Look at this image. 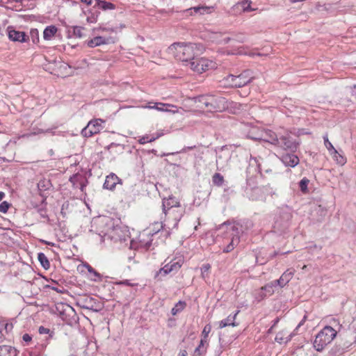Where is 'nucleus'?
I'll return each instance as SVG.
<instances>
[{"label": "nucleus", "mask_w": 356, "mask_h": 356, "mask_svg": "<svg viewBox=\"0 0 356 356\" xmlns=\"http://www.w3.org/2000/svg\"><path fill=\"white\" fill-rule=\"evenodd\" d=\"M204 47L197 43L175 42L168 48V53L177 60L189 63L193 58L202 54Z\"/></svg>", "instance_id": "obj_1"}, {"label": "nucleus", "mask_w": 356, "mask_h": 356, "mask_svg": "<svg viewBox=\"0 0 356 356\" xmlns=\"http://www.w3.org/2000/svg\"><path fill=\"white\" fill-rule=\"evenodd\" d=\"M197 106L209 111L222 112L227 108L228 100L219 94H204L193 97Z\"/></svg>", "instance_id": "obj_2"}, {"label": "nucleus", "mask_w": 356, "mask_h": 356, "mask_svg": "<svg viewBox=\"0 0 356 356\" xmlns=\"http://www.w3.org/2000/svg\"><path fill=\"white\" fill-rule=\"evenodd\" d=\"M273 145L284 151L296 152L300 145L298 138L293 137L289 132H284L279 136L273 135Z\"/></svg>", "instance_id": "obj_3"}, {"label": "nucleus", "mask_w": 356, "mask_h": 356, "mask_svg": "<svg viewBox=\"0 0 356 356\" xmlns=\"http://www.w3.org/2000/svg\"><path fill=\"white\" fill-rule=\"evenodd\" d=\"M220 229H225L229 238H231L230 242L223 249V252L228 253L232 251L240 242V233L241 232V226L238 223H230L226 222L220 225Z\"/></svg>", "instance_id": "obj_4"}, {"label": "nucleus", "mask_w": 356, "mask_h": 356, "mask_svg": "<svg viewBox=\"0 0 356 356\" xmlns=\"http://www.w3.org/2000/svg\"><path fill=\"white\" fill-rule=\"evenodd\" d=\"M94 1L92 7L88 10L87 13L84 12L87 15L86 21L90 24L96 23L98 21L101 14L100 10L108 12L115 10L117 8L115 4L105 0H94Z\"/></svg>", "instance_id": "obj_5"}, {"label": "nucleus", "mask_w": 356, "mask_h": 356, "mask_svg": "<svg viewBox=\"0 0 356 356\" xmlns=\"http://www.w3.org/2000/svg\"><path fill=\"white\" fill-rule=\"evenodd\" d=\"M337 336V331L331 326H325L316 336L314 341V348L318 352L330 343Z\"/></svg>", "instance_id": "obj_6"}, {"label": "nucleus", "mask_w": 356, "mask_h": 356, "mask_svg": "<svg viewBox=\"0 0 356 356\" xmlns=\"http://www.w3.org/2000/svg\"><path fill=\"white\" fill-rule=\"evenodd\" d=\"M250 70H246L238 76L229 74L225 78V81L229 87L241 88L249 83L252 76Z\"/></svg>", "instance_id": "obj_7"}, {"label": "nucleus", "mask_w": 356, "mask_h": 356, "mask_svg": "<svg viewBox=\"0 0 356 356\" xmlns=\"http://www.w3.org/2000/svg\"><path fill=\"white\" fill-rule=\"evenodd\" d=\"M104 122V120L99 118L90 120L88 125L82 129V136L88 138L99 133L104 128L102 126Z\"/></svg>", "instance_id": "obj_8"}, {"label": "nucleus", "mask_w": 356, "mask_h": 356, "mask_svg": "<svg viewBox=\"0 0 356 356\" xmlns=\"http://www.w3.org/2000/svg\"><path fill=\"white\" fill-rule=\"evenodd\" d=\"M185 213L184 208L179 207L175 209H171L166 211V213H163L165 216L167 218L166 220L170 221L172 220L173 222L172 225V228H177L178 222L183 217Z\"/></svg>", "instance_id": "obj_9"}, {"label": "nucleus", "mask_w": 356, "mask_h": 356, "mask_svg": "<svg viewBox=\"0 0 356 356\" xmlns=\"http://www.w3.org/2000/svg\"><path fill=\"white\" fill-rule=\"evenodd\" d=\"M7 32L8 38L13 42H25L29 38L24 32L17 31L13 26H8Z\"/></svg>", "instance_id": "obj_10"}, {"label": "nucleus", "mask_w": 356, "mask_h": 356, "mask_svg": "<svg viewBox=\"0 0 356 356\" xmlns=\"http://www.w3.org/2000/svg\"><path fill=\"white\" fill-rule=\"evenodd\" d=\"M114 42L115 40L111 37L96 36L92 39L88 40L86 44L88 47L93 48L102 44H108Z\"/></svg>", "instance_id": "obj_11"}, {"label": "nucleus", "mask_w": 356, "mask_h": 356, "mask_svg": "<svg viewBox=\"0 0 356 356\" xmlns=\"http://www.w3.org/2000/svg\"><path fill=\"white\" fill-rule=\"evenodd\" d=\"M293 153H286L281 156L280 159L285 166L294 168L299 163V158Z\"/></svg>", "instance_id": "obj_12"}, {"label": "nucleus", "mask_w": 356, "mask_h": 356, "mask_svg": "<svg viewBox=\"0 0 356 356\" xmlns=\"http://www.w3.org/2000/svg\"><path fill=\"white\" fill-rule=\"evenodd\" d=\"M180 203L177 199L173 196H169L168 198L163 199L162 201V209L163 213H166V211L179 207Z\"/></svg>", "instance_id": "obj_13"}, {"label": "nucleus", "mask_w": 356, "mask_h": 356, "mask_svg": "<svg viewBox=\"0 0 356 356\" xmlns=\"http://www.w3.org/2000/svg\"><path fill=\"white\" fill-rule=\"evenodd\" d=\"M117 184H122L121 179L114 173H111L106 176L105 181L104 183V188L108 190H113L116 186Z\"/></svg>", "instance_id": "obj_14"}, {"label": "nucleus", "mask_w": 356, "mask_h": 356, "mask_svg": "<svg viewBox=\"0 0 356 356\" xmlns=\"http://www.w3.org/2000/svg\"><path fill=\"white\" fill-rule=\"evenodd\" d=\"M155 233H152L150 231H143L139 236L140 246L148 249L152 245V240L151 237Z\"/></svg>", "instance_id": "obj_15"}, {"label": "nucleus", "mask_w": 356, "mask_h": 356, "mask_svg": "<svg viewBox=\"0 0 356 356\" xmlns=\"http://www.w3.org/2000/svg\"><path fill=\"white\" fill-rule=\"evenodd\" d=\"M210 8L207 6H195L184 10L186 15H202L209 11Z\"/></svg>", "instance_id": "obj_16"}, {"label": "nucleus", "mask_w": 356, "mask_h": 356, "mask_svg": "<svg viewBox=\"0 0 356 356\" xmlns=\"http://www.w3.org/2000/svg\"><path fill=\"white\" fill-rule=\"evenodd\" d=\"M293 271L287 270L280 277V279L275 280L277 285L281 287L284 286L293 277Z\"/></svg>", "instance_id": "obj_17"}, {"label": "nucleus", "mask_w": 356, "mask_h": 356, "mask_svg": "<svg viewBox=\"0 0 356 356\" xmlns=\"http://www.w3.org/2000/svg\"><path fill=\"white\" fill-rule=\"evenodd\" d=\"M238 312L239 311H236L233 316L229 315L226 318L220 321L219 322V327L222 329L229 325H232V327L236 326V324L235 323V318Z\"/></svg>", "instance_id": "obj_18"}, {"label": "nucleus", "mask_w": 356, "mask_h": 356, "mask_svg": "<svg viewBox=\"0 0 356 356\" xmlns=\"http://www.w3.org/2000/svg\"><path fill=\"white\" fill-rule=\"evenodd\" d=\"M58 31L56 26L51 25L47 26L43 31V38L45 40H51Z\"/></svg>", "instance_id": "obj_19"}, {"label": "nucleus", "mask_w": 356, "mask_h": 356, "mask_svg": "<svg viewBox=\"0 0 356 356\" xmlns=\"http://www.w3.org/2000/svg\"><path fill=\"white\" fill-rule=\"evenodd\" d=\"M0 356H17V350L10 346H1Z\"/></svg>", "instance_id": "obj_20"}, {"label": "nucleus", "mask_w": 356, "mask_h": 356, "mask_svg": "<svg viewBox=\"0 0 356 356\" xmlns=\"http://www.w3.org/2000/svg\"><path fill=\"white\" fill-rule=\"evenodd\" d=\"M182 263L183 262L181 259L177 261H172L165 264L163 267L165 270L169 272V273L171 272H177L181 267Z\"/></svg>", "instance_id": "obj_21"}, {"label": "nucleus", "mask_w": 356, "mask_h": 356, "mask_svg": "<svg viewBox=\"0 0 356 356\" xmlns=\"http://www.w3.org/2000/svg\"><path fill=\"white\" fill-rule=\"evenodd\" d=\"M70 181L74 186H76L77 183L80 184V190L83 192L86 184L83 181V178L81 175L76 174L70 178Z\"/></svg>", "instance_id": "obj_22"}, {"label": "nucleus", "mask_w": 356, "mask_h": 356, "mask_svg": "<svg viewBox=\"0 0 356 356\" xmlns=\"http://www.w3.org/2000/svg\"><path fill=\"white\" fill-rule=\"evenodd\" d=\"M188 64L190 65L191 70H193L194 72L200 74L202 73L203 68L200 65V58L195 57L188 63Z\"/></svg>", "instance_id": "obj_23"}, {"label": "nucleus", "mask_w": 356, "mask_h": 356, "mask_svg": "<svg viewBox=\"0 0 356 356\" xmlns=\"http://www.w3.org/2000/svg\"><path fill=\"white\" fill-rule=\"evenodd\" d=\"M38 259L45 270H48L50 268L49 261L43 252L38 254Z\"/></svg>", "instance_id": "obj_24"}, {"label": "nucleus", "mask_w": 356, "mask_h": 356, "mask_svg": "<svg viewBox=\"0 0 356 356\" xmlns=\"http://www.w3.org/2000/svg\"><path fill=\"white\" fill-rule=\"evenodd\" d=\"M277 286L275 281L268 283L265 286L261 288V291H264L265 293L268 295V296H271L274 293V288Z\"/></svg>", "instance_id": "obj_25"}, {"label": "nucleus", "mask_w": 356, "mask_h": 356, "mask_svg": "<svg viewBox=\"0 0 356 356\" xmlns=\"http://www.w3.org/2000/svg\"><path fill=\"white\" fill-rule=\"evenodd\" d=\"M236 336H232L229 337V339H227L225 337L224 334L220 332L219 334V342L221 346H227L230 344L234 339H236Z\"/></svg>", "instance_id": "obj_26"}, {"label": "nucleus", "mask_w": 356, "mask_h": 356, "mask_svg": "<svg viewBox=\"0 0 356 356\" xmlns=\"http://www.w3.org/2000/svg\"><path fill=\"white\" fill-rule=\"evenodd\" d=\"M227 104V108L226 110L229 111L232 113H236L241 108V104L233 101H228Z\"/></svg>", "instance_id": "obj_27"}, {"label": "nucleus", "mask_w": 356, "mask_h": 356, "mask_svg": "<svg viewBox=\"0 0 356 356\" xmlns=\"http://www.w3.org/2000/svg\"><path fill=\"white\" fill-rule=\"evenodd\" d=\"M72 31L70 30V33L72 34V36L76 37V38H82L83 37V31L84 29L81 26H75L72 28Z\"/></svg>", "instance_id": "obj_28"}, {"label": "nucleus", "mask_w": 356, "mask_h": 356, "mask_svg": "<svg viewBox=\"0 0 356 356\" xmlns=\"http://www.w3.org/2000/svg\"><path fill=\"white\" fill-rule=\"evenodd\" d=\"M186 302L184 301L179 300L175 307L172 309L171 313L173 316L177 315L178 313L181 312L185 307Z\"/></svg>", "instance_id": "obj_29"}, {"label": "nucleus", "mask_w": 356, "mask_h": 356, "mask_svg": "<svg viewBox=\"0 0 356 356\" xmlns=\"http://www.w3.org/2000/svg\"><path fill=\"white\" fill-rule=\"evenodd\" d=\"M213 184L221 186L224 182V178L220 173H215L212 177Z\"/></svg>", "instance_id": "obj_30"}, {"label": "nucleus", "mask_w": 356, "mask_h": 356, "mask_svg": "<svg viewBox=\"0 0 356 356\" xmlns=\"http://www.w3.org/2000/svg\"><path fill=\"white\" fill-rule=\"evenodd\" d=\"M323 140H324V145L326 147V148L330 151H332L331 154H337V151L334 149L332 144L329 141L327 134H325L323 136Z\"/></svg>", "instance_id": "obj_31"}, {"label": "nucleus", "mask_w": 356, "mask_h": 356, "mask_svg": "<svg viewBox=\"0 0 356 356\" xmlns=\"http://www.w3.org/2000/svg\"><path fill=\"white\" fill-rule=\"evenodd\" d=\"M92 302L93 300L91 298H85L84 300H82L83 305H81V307L87 309L97 311V309H93Z\"/></svg>", "instance_id": "obj_32"}, {"label": "nucleus", "mask_w": 356, "mask_h": 356, "mask_svg": "<svg viewBox=\"0 0 356 356\" xmlns=\"http://www.w3.org/2000/svg\"><path fill=\"white\" fill-rule=\"evenodd\" d=\"M200 65L202 66V72H206L208 70L210 67H212L213 63L211 61L208 60L206 58H200Z\"/></svg>", "instance_id": "obj_33"}, {"label": "nucleus", "mask_w": 356, "mask_h": 356, "mask_svg": "<svg viewBox=\"0 0 356 356\" xmlns=\"http://www.w3.org/2000/svg\"><path fill=\"white\" fill-rule=\"evenodd\" d=\"M169 274V272L165 270V268H161L159 270L156 271L154 275V279L157 281L162 280V278Z\"/></svg>", "instance_id": "obj_34"}, {"label": "nucleus", "mask_w": 356, "mask_h": 356, "mask_svg": "<svg viewBox=\"0 0 356 356\" xmlns=\"http://www.w3.org/2000/svg\"><path fill=\"white\" fill-rule=\"evenodd\" d=\"M50 186V181L47 179L40 180L38 184V187L40 191H46Z\"/></svg>", "instance_id": "obj_35"}, {"label": "nucleus", "mask_w": 356, "mask_h": 356, "mask_svg": "<svg viewBox=\"0 0 356 356\" xmlns=\"http://www.w3.org/2000/svg\"><path fill=\"white\" fill-rule=\"evenodd\" d=\"M309 182V180L307 179L306 177H304L299 182V186L300 188V191L305 193L307 192V186Z\"/></svg>", "instance_id": "obj_36"}, {"label": "nucleus", "mask_w": 356, "mask_h": 356, "mask_svg": "<svg viewBox=\"0 0 356 356\" xmlns=\"http://www.w3.org/2000/svg\"><path fill=\"white\" fill-rule=\"evenodd\" d=\"M30 36L33 43L36 44L39 42V32L36 29H32L30 31Z\"/></svg>", "instance_id": "obj_37"}, {"label": "nucleus", "mask_w": 356, "mask_h": 356, "mask_svg": "<svg viewBox=\"0 0 356 356\" xmlns=\"http://www.w3.org/2000/svg\"><path fill=\"white\" fill-rule=\"evenodd\" d=\"M250 3H251V1H250L248 0H245V1H242L241 5H242V7H243V11L248 12V11H251V10H255V9H253V8H251Z\"/></svg>", "instance_id": "obj_38"}, {"label": "nucleus", "mask_w": 356, "mask_h": 356, "mask_svg": "<svg viewBox=\"0 0 356 356\" xmlns=\"http://www.w3.org/2000/svg\"><path fill=\"white\" fill-rule=\"evenodd\" d=\"M11 206V204L8 203L6 201H3L0 204V212L3 213H6L10 207Z\"/></svg>", "instance_id": "obj_39"}, {"label": "nucleus", "mask_w": 356, "mask_h": 356, "mask_svg": "<svg viewBox=\"0 0 356 356\" xmlns=\"http://www.w3.org/2000/svg\"><path fill=\"white\" fill-rule=\"evenodd\" d=\"M38 332L41 334H49L50 338L53 337L54 332L51 331L49 328L40 326L39 327Z\"/></svg>", "instance_id": "obj_40"}, {"label": "nucleus", "mask_w": 356, "mask_h": 356, "mask_svg": "<svg viewBox=\"0 0 356 356\" xmlns=\"http://www.w3.org/2000/svg\"><path fill=\"white\" fill-rule=\"evenodd\" d=\"M250 165H256V170H257V171L260 170L259 161L256 157H252V156L250 157Z\"/></svg>", "instance_id": "obj_41"}, {"label": "nucleus", "mask_w": 356, "mask_h": 356, "mask_svg": "<svg viewBox=\"0 0 356 356\" xmlns=\"http://www.w3.org/2000/svg\"><path fill=\"white\" fill-rule=\"evenodd\" d=\"M211 330V326L209 324L206 325L202 330V338L207 339Z\"/></svg>", "instance_id": "obj_42"}, {"label": "nucleus", "mask_w": 356, "mask_h": 356, "mask_svg": "<svg viewBox=\"0 0 356 356\" xmlns=\"http://www.w3.org/2000/svg\"><path fill=\"white\" fill-rule=\"evenodd\" d=\"M156 139V138H149V136H143L142 138H140L139 139V143L140 144H145L147 143H150V142H152V141H154Z\"/></svg>", "instance_id": "obj_43"}, {"label": "nucleus", "mask_w": 356, "mask_h": 356, "mask_svg": "<svg viewBox=\"0 0 356 356\" xmlns=\"http://www.w3.org/2000/svg\"><path fill=\"white\" fill-rule=\"evenodd\" d=\"M334 154V157L336 159V161H337L338 163L341 164V165H343L345 163H346V159L342 156L341 155H340L338 152L337 154Z\"/></svg>", "instance_id": "obj_44"}, {"label": "nucleus", "mask_w": 356, "mask_h": 356, "mask_svg": "<svg viewBox=\"0 0 356 356\" xmlns=\"http://www.w3.org/2000/svg\"><path fill=\"white\" fill-rule=\"evenodd\" d=\"M211 268V265L209 264H206L202 265L201 268V273L203 278H204V274L207 273Z\"/></svg>", "instance_id": "obj_45"}, {"label": "nucleus", "mask_w": 356, "mask_h": 356, "mask_svg": "<svg viewBox=\"0 0 356 356\" xmlns=\"http://www.w3.org/2000/svg\"><path fill=\"white\" fill-rule=\"evenodd\" d=\"M166 106H169L170 105L169 104H162V103H157L156 104V106H154V108H156L159 111H166L167 109L164 108Z\"/></svg>", "instance_id": "obj_46"}, {"label": "nucleus", "mask_w": 356, "mask_h": 356, "mask_svg": "<svg viewBox=\"0 0 356 356\" xmlns=\"http://www.w3.org/2000/svg\"><path fill=\"white\" fill-rule=\"evenodd\" d=\"M268 296V295L265 293L264 291H261V289H260V291L258 293V296H257V299L259 301L264 299L265 298H266Z\"/></svg>", "instance_id": "obj_47"}, {"label": "nucleus", "mask_w": 356, "mask_h": 356, "mask_svg": "<svg viewBox=\"0 0 356 356\" xmlns=\"http://www.w3.org/2000/svg\"><path fill=\"white\" fill-rule=\"evenodd\" d=\"M1 326H4V328L6 331V332H8L9 331H10L12 329H13V325L12 324H10V323H0V328L1 327Z\"/></svg>", "instance_id": "obj_48"}, {"label": "nucleus", "mask_w": 356, "mask_h": 356, "mask_svg": "<svg viewBox=\"0 0 356 356\" xmlns=\"http://www.w3.org/2000/svg\"><path fill=\"white\" fill-rule=\"evenodd\" d=\"M268 138V139H266V140L270 143H271L273 145V140H272V138H273V135L274 136H279V134H275V132H273V131H269L268 134H267Z\"/></svg>", "instance_id": "obj_49"}, {"label": "nucleus", "mask_w": 356, "mask_h": 356, "mask_svg": "<svg viewBox=\"0 0 356 356\" xmlns=\"http://www.w3.org/2000/svg\"><path fill=\"white\" fill-rule=\"evenodd\" d=\"M196 147L195 145L194 146H187V147H184L182 149H181L178 153H186L187 152L188 150H191V149H193Z\"/></svg>", "instance_id": "obj_50"}, {"label": "nucleus", "mask_w": 356, "mask_h": 356, "mask_svg": "<svg viewBox=\"0 0 356 356\" xmlns=\"http://www.w3.org/2000/svg\"><path fill=\"white\" fill-rule=\"evenodd\" d=\"M22 339L24 341H25L26 343H29L31 340H32V337L31 335H29V334H24L23 336H22Z\"/></svg>", "instance_id": "obj_51"}, {"label": "nucleus", "mask_w": 356, "mask_h": 356, "mask_svg": "<svg viewBox=\"0 0 356 356\" xmlns=\"http://www.w3.org/2000/svg\"><path fill=\"white\" fill-rule=\"evenodd\" d=\"M118 284H124V285L131 286L136 285V284L131 283L129 282V280H125L121 281V282H118Z\"/></svg>", "instance_id": "obj_52"}, {"label": "nucleus", "mask_w": 356, "mask_h": 356, "mask_svg": "<svg viewBox=\"0 0 356 356\" xmlns=\"http://www.w3.org/2000/svg\"><path fill=\"white\" fill-rule=\"evenodd\" d=\"M235 40L239 42H244L245 41V37L242 34H239V35H236V38Z\"/></svg>", "instance_id": "obj_53"}, {"label": "nucleus", "mask_w": 356, "mask_h": 356, "mask_svg": "<svg viewBox=\"0 0 356 356\" xmlns=\"http://www.w3.org/2000/svg\"><path fill=\"white\" fill-rule=\"evenodd\" d=\"M275 340L277 342L280 343H282V342H283L284 339H283V337H282V333H278V334H277V335H276V337H275Z\"/></svg>", "instance_id": "obj_54"}, {"label": "nucleus", "mask_w": 356, "mask_h": 356, "mask_svg": "<svg viewBox=\"0 0 356 356\" xmlns=\"http://www.w3.org/2000/svg\"><path fill=\"white\" fill-rule=\"evenodd\" d=\"M195 352L202 355L204 353H206V348H200V347H197L195 349Z\"/></svg>", "instance_id": "obj_55"}, {"label": "nucleus", "mask_w": 356, "mask_h": 356, "mask_svg": "<svg viewBox=\"0 0 356 356\" xmlns=\"http://www.w3.org/2000/svg\"><path fill=\"white\" fill-rule=\"evenodd\" d=\"M80 1L83 3L86 4L87 6H93L95 3L94 0H80Z\"/></svg>", "instance_id": "obj_56"}, {"label": "nucleus", "mask_w": 356, "mask_h": 356, "mask_svg": "<svg viewBox=\"0 0 356 356\" xmlns=\"http://www.w3.org/2000/svg\"><path fill=\"white\" fill-rule=\"evenodd\" d=\"M88 272L90 273H94V275L97 277H100V275L97 273L90 266H88Z\"/></svg>", "instance_id": "obj_57"}, {"label": "nucleus", "mask_w": 356, "mask_h": 356, "mask_svg": "<svg viewBox=\"0 0 356 356\" xmlns=\"http://www.w3.org/2000/svg\"><path fill=\"white\" fill-rule=\"evenodd\" d=\"M206 343H207V339L202 338L200 341V344L197 347H200V348H205L204 346Z\"/></svg>", "instance_id": "obj_58"}, {"label": "nucleus", "mask_w": 356, "mask_h": 356, "mask_svg": "<svg viewBox=\"0 0 356 356\" xmlns=\"http://www.w3.org/2000/svg\"><path fill=\"white\" fill-rule=\"evenodd\" d=\"M306 319H307V316H306V315H305V316H304V317H303V318H302V319L301 320V321L298 323V326H297L296 329H298V327H300V326H302V325L305 323V322Z\"/></svg>", "instance_id": "obj_59"}, {"label": "nucleus", "mask_w": 356, "mask_h": 356, "mask_svg": "<svg viewBox=\"0 0 356 356\" xmlns=\"http://www.w3.org/2000/svg\"><path fill=\"white\" fill-rule=\"evenodd\" d=\"M187 355V351L186 350H181L179 353H178L177 356H186Z\"/></svg>", "instance_id": "obj_60"}, {"label": "nucleus", "mask_w": 356, "mask_h": 356, "mask_svg": "<svg viewBox=\"0 0 356 356\" xmlns=\"http://www.w3.org/2000/svg\"><path fill=\"white\" fill-rule=\"evenodd\" d=\"M280 319L279 318H275L274 321H273V324L272 325V327H274L277 324V323L279 322Z\"/></svg>", "instance_id": "obj_61"}, {"label": "nucleus", "mask_w": 356, "mask_h": 356, "mask_svg": "<svg viewBox=\"0 0 356 356\" xmlns=\"http://www.w3.org/2000/svg\"><path fill=\"white\" fill-rule=\"evenodd\" d=\"M5 197V193L3 192L0 191V201H1Z\"/></svg>", "instance_id": "obj_62"}, {"label": "nucleus", "mask_w": 356, "mask_h": 356, "mask_svg": "<svg viewBox=\"0 0 356 356\" xmlns=\"http://www.w3.org/2000/svg\"><path fill=\"white\" fill-rule=\"evenodd\" d=\"M52 289L56 291L57 292L62 293V291L59 290L58 288L52 287Z\"/></svg>", "instance_id": "obj_63"}, {"label": "nucleus", "mask_w": 356, "mask_h": 356, "mask_svg": "<svg viewBox=\"0 0 356 356\" xmlns=\"http://www.w3.org/2000/svg\"><path fill=\"white\" fill-rule=\"evenodd\" d=\"M193 356H202V355L194 351Z\"/></svg>", "instance_id": "obj_64"}]
</instances>
